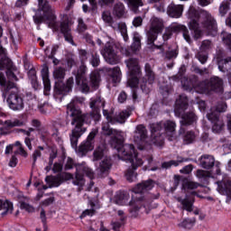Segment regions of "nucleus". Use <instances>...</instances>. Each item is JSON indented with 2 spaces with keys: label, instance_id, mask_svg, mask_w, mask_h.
Instances as JSON below:
<instances>
[{
  "label": "nucleus",
  "instance_id": "1",
  "mask_svg": "<svg viewBox=\"0 0 231 231\" xmlns=\"http://www.w3.org/2000/svg\"><path fill=\"white\" fill-rule=\"evenodd\" d=\"M102 134L111 136L110 144L114 149H116L119 160L131 163L132 169L127 170L125 178L127 181L133 183L136 180V172L134 171L143 165L142 156L136 152L134 145L124 144V132L111 128L109 126V121L103 123Z\"/></svg>",
  "mask_w": 231,
  "mask_h": 231
},
{
  "label": "nucleus",
  "instance_id": "2",
  "mask_svg": "<svg viewBox=\"0 0 231 231\" xmlns=\"http://www.w3.org/2000/svg\"><path fill=\"white\" fill-rule=\"evenodd\" d=\"M171 32H182L183 38L188 42H192V38L195 41L201 39L203 36V32H207L210 35L217 33V23L212 14L207 11H202L199 16H196L191 19L189 23V29L185 25L180 23H171L170 26Z\"/></svg>",
  "mask_w": 231,
  "mask_h": 231
},
{
  "label": "nucleus",
  "instance_id": "3",
  "mask_svg": "<svg viewBox=\"0 0 231 231\" xmlns=\"http://www.w3.org/2000/svg\"><path fill=\"white\" fill-rule=\"evenodd\" d=\"M35 24H41V23H48L49 26L56 32H61L64 35V39L67 42L75 46L73 42V35H71V21L68 14H64L61 22H57V16L55 15V8L50 5V3L46 0H38V12L33 16Z\"/></svg>",
  "mask_w": 231,
  "mask_h": 231
},
{
  "label": "nucleus",
  "instance_id": "4",
  "mask_svg": "<svg viewBox=\"0 0 231 231\" xmlns=\"http://www.w3.org/2000/svg\"><path fill=\"white\" fill-rule=\"evenodd\" d=\"M84 97H74L67 106V115L72 116L71 125H75V128L69 134L70 143L73 149H77L79 138L86 133V128L82 127L86 116L82 115V112L77 106L79 104H84Z\"/></svg>",
  "mask_w": 231,
  "mask_h": 231
},
{
  "label": "nucleus",
  "instance_id": "5",
  "mask_svg": "<svg viewBox=\"0 0 231 231\" xmlns=\"http://www.w3.org/2000/svg\"><path fill=\"white\" fill-rule=\"evenodd\" d=\"M152 133V143L162 147L165 136L170 142L176 140V123L174 121H165L164 123H153L150 125Z\"/></svg>",
  "mask_w": 231,
  "mask_h": 231
},
{
  "label": "nucleus",
  "instance_id": "6",
  "mask_svg": "<svg viewBox=\"0 0 231 231\" xmlns=\"http://www.w3.org/2000/svg\"><path fill=\"white\" fill-rule=\"evenodd\" d=\"M0 85L5 93H11L7 98V104L13 111H23L24 109V100L18 94L17 87L14 82L6 81L5 74L0 73Z\"/></svg>",
  "mask_w": 231,
  "mask_h": 231
},
{
  "label": "nucleus",
  "instance_id": "7",
  "mask_svg": "<svg viewBox=\"0 0 231 231\" xmlns=\"http://www.w3.org/2000/svg\"><path fill=\"white\" fill-rule=\"evenodd\" d=\"M180 82L183 89L186 91H192L195 89L197 93H207L208 91V88L212 89V91H223V79L218 77H213L210 79L209 83L207 87L205 83H200L199 86H194L192 81L189 80L186 77L180 79Z\"/></svg>",
  "mask_w": 231,
  "mask_h": 231
},
{
  "label": "nucleus",
  "instance_id": "8",
  "mask_svg": "<svg viewBox=\"0 0 231 231\" xmlns=\"http://www.w3.org/2000/svg\"><path fill=\"white\" fill-rule=\"evenodd\" d=\"M52 77L55 80L54 90L57 95H66V93L71 91L74 84L73 78H69L66 85L62 83L66 77V69L62 67L55 68L52 72Z\"/></svg>",
  "mask_w": 231,
  "mask_h": 231
},
{
  "label": "nucleus",
  "instance_id": "9",
  "mask_svg": "<svg viewBox=\"0 0 231 231\" xmlns=\"http://www.w3.org/2000/svg\"><path fill=\"white\" fill-rule=\"evenodd\" d=\"M94 160H102L99 163V167L96 170V172L99 178H106L109 174L111 169V158L107 156V150L105 144L99 145L94 151Z\"/></svg>",
  "mask_w": 231,
  "mask_h": 231
},
{
  "label": "nucleus",
  "instance_id": "10",
  "mask_svg": "<svg viewBox=\"0 0 231 231\" xmlns=\"http://www.w3.org/2000/svg\"><path fill=\"white\" fill-rule=\"evenodd\" d=\"M163 32V20L158 17H152L151 19V27L147 32V41L152 50H159V53H163V48L162 45H155L154 41L158 39V34Z\"/></svg>",
  "mask_w": 231,
  "mask_h": 231
},
{
  "label": "nucleus",
  "instance_id": "11",
  "mask_svg": "<svg viewBox=\"0 0 231 231\" xmlns=\"http://www.w3.org/2000/svg\"><path fill=\"white\" fill-rule=\"evenodd\" d=\"M126 68L128 69V81L127 85L129 88H138L139 80L138 76L141 73L140 63L136 58H129L125 61Z\"/></svg>",
  "mask_w": 231,
  "mask_h": 231
},
{
  "label": "nucleus",
  "instance_id": "12",
  "mask_svg": "<svg viewBox=\"0 0 231 231\" xmlns=\"http://www.w3.org/2000/svg\"><path fill=\"white\" fill-rule=\"evenodd\" d=\"M226 104L221 103L217 105L216 110L212 108L210 113L207 115L208 119L211 124H213L212 131L213 133H221L223 131V127H225V123L223 120L219 119V113H225L226 111Z\"/></svg>",
  "mask_w": 231,
  "mask_h": 231
},
{
  "label": "nucleus",
  "instance_id": "13",
  "mask_svg": "<svg viewBox=\"0 0 231 231\" xmlns=\"http://www.w3.org/2000/svg\"><path fill=\"white\" fill-rule=\"evenodd\" d=\"M102 19L105 23L111 24L116 32H120L125 42H129V35L127 34V25L124 23H115L113 22V16L108 11H105L102 14Z\"/></svg>",
  "mask_w": 231,
  "mask_h": 231
},
{
  "label": "nucleus",
  "instance_id": "14",
  "mask_svg": "<svg viewBox=\"0 0 231 231\" xmlns=\"http://www.w3.org/2000/svg\"><path fill=\"white\" fill-rule=\"evenodd\" d=\"M116 48V45H115L114 42H107L104 50L101 51L102 56L108 64L115 65L120 62V58H118L116 51H115Z\"/></svg>",
  "mask_w": 231,
  "mask_h": 231
},
{
  "label": "nucleus",
  "instance_id": "15",
  "mask_svg": "<svg viewBox=\"0 0 231 231\" xmlns=\"http://www.w3.org/2000/svg\"><path fill=\"white\" fill-rule=\"evenodd\" d=\"M88 71V67L85 65H81L78 69V73L76 75V84L79 86V89L83 93H89L91 88L89 84H88V79H86V73Z\"/></svg>",
  "mask_w": 231,
  "mask_h": 231
},
{
  "label": "nucleus",
  "instance_id": "16",
  "mask_svg": "<svg viewBox=\"0 0 231 231\" xmlns=\"http://www.w3.org/2000/svg\"><path fill=\"white\" fill-rule=\"evenodd\" d=\"M144 71H145V77L143 79V82H141V89L144 93H149V91L151 90L150 86L153 84L155 76L149 63L145 64Z\"/></svg>",
  "mask_w": 231,
  "mask_h": 231
},
{
  "label": "nucleus",
  "instance_id": "17",
  "mask_svg": "<svg viewBox=\"0 0 231 231\" xmlns=\"http://www.w3.org/2000/svg\"><path fill=\"white\" fill-rule=\"evenodd\" d=\"M217 176H221L219 165L214 166L211 171L198 170L196 173V177L200 180V181H207L208 178H217Z\"/></svg>",
  "mask_w": 231,
  "mask_h": 231
},
{
  "label": "nucleus",
  "instance_id": "18",
  "mask_svg": "<svg viewBox=\"0 0 231 231\" xmlns=\"http://www.w3.org/2000/svg\"><path fill=\"white\" fill-rule=\"evenodd\" d=\"M84 176H88V178L92 180L93 176H95V173L93 172V170H91L89 167H88V165H86V162L77 164L76 180L78 181H82V180H84Z\"/></svg>",
  "mask_w": 231,
  "mask_h": 231
},
{
  "label": "nucleus",
  "instance_id": "19",
  "mask_svg": "<svg viewBox=\"0 0 231 231\" xmlns=\"http://www.w3.org/2000/svg\"><path fill=\"white\" fill-rule=\"evenodd\" d=\"M217 190L221 196L226 197V203L231 200V180H223L217 181Z\"/></svg>",
  "mask_w": 231,
  "mask_h": 231
},
{
  "label": "nucleus",
  "instance_id": "20",
  "mask_svg": "<svg viewBox=\"0 0 231 231\" xmlns=\"http://www.w3.org/2000/svg\"><path fill=\"white\" fill-rule=\"evenodd\" d=\"M147 140V128L143 125H139L134 132V142L137 145H143Z\"/></svg>",
  "mask_w": 231,
  "mask_h": 231
},
{
  "label": "nucleus",
  "instance_id": "21",
  "mask_svg": "<svg viewBox=\"0 0 231 231\" xmlns=\"http://www.w3.org/2000/svg\"><path fill=\"white\" fill-rule=\"evenodd\" d=\"M98 134V128H94L89 133L87 141L82 143L79 148V152H88V151H93V140H95V136Z\"/></svg>",
  "mask_w": 231,
  "mask_h": 231
},
{
  "label": "nucleus",
  "instance_id": "22",
  "mask_svg": "<svg viewBox=\"0 0 231 231\" xmlns=\"http://www.w3.org/2000/svg\"><path fill=\"white\" fill-rule=\"evenodd\" d=\"M90 107L94 111L91 113L92 118L96 121L100 120V112L98 109H100V107H104V101H102V98H100V97H92L90 99Z\"/></svg>",
  "mask_w": 231,
  "mask_h": 231
},
{
  "label": "nucleus",
  "instance_id": "23",
  "mask_svg": "<svg viewBox=\"0 0 231 231\" xmlns=\"http://www.w3.org/2000/svg\"><path fill=\"white\" fill-rule=\"evenodd\" d=\"M43 86H44V95H48V92L51 89V81H50V68L48 65L44 64L41 71Z\"/></svg>",
  "mask_w": 231,
  "mask_h": 231
},
{
  "label": "nucleus",
  "instance_id": "24",
  "mask_svg": "<svg viewBox=\"0 0 231 231\" xmlns=\"http://www.w3.org/2000/svg\"><path fill=\"white\" fill-rule=\"evenodd\" d=\"M198 120V117L196 115L191 113H186L182 115V119L180 120V129L179 131V134H185V128H183L184 125H191V124H194Z\"/></svg>",
  "mask_w": 231,
  "mask_h": 231
},
{
  "label": "nucleus",
  "instance_id": "25",
  "mask_svg": "<svg viewBox=\"0 0 231 231\" xmlns=\"http://www.w3.org/2000/svg\"><path fill=\"white\" fill-rule=\"evenodd\" d=\"M189 106V99L187 98V96L180 95L179 98L176 100L175 103V115L177 116H180L185 109Z\"/></svg>",
  "mask_w": 231,
  "mask_h": 231
},
{
  "label": "nucleus",
  "instance_id": "26",
  "mask_svg": "<svg viewBox=\"0 0 231 231\" xmlns=\"http://www.w3.org/2000/svg\"><path fill=\"white\" fill-rule=\"evenodd\" d=\"M167 14L173 19H180L183 14V5L171 4L167 8Z\"/></svg>",
  "mask_w": 231,
  "mask_h": 231
},
{
  "label": "nucleus",
  "instance_id": "27",
  "mask_svg": "<svg viewBox=\"0 0 231 231\" xmlns=\"http://www.w3.org/2000/svg\"><path fill=\"white\" fill-rule=\"evenodd\" d=\"M107 71L110 73L109 86H116L122 80V70H120V67L108 69Z\"/></svg>",
  "mask_w": 231,
  "mask_h": 231
},
{
  "label": "nucleus",
  "instance_id": "28",
  "mask_svg": "<svg viewBox=\"0 0 231 231\" xmlns=\"http://www.w3.org/2000/svg\"><path fill=\"white\" fill-rule=\"evenodd\" d=\"M216 159L212 155L204 154L199 158V165L202 169L209 170L214 167Z\"/></svg>",
  "mask_w": 231,
  "mask_h": 231
},
{
  "label": "nucleus",
  "instance_id": "29",
  "mask_svg": "<svg viewBox=\"0 0 231 231\" xmlns=\"http://www.w3.org/2000/svg\"><path fill=\"white\" fill-rule=\"evenodd\" d=\"M112 14L115 17L118 19H122V17H125V14H127V9H125V5L122 2H117L114 5L112 9Z\"/></svg>",
  "mask_w": 231,
  "mask_h": 231
},
{
  "label": "nucleus",
  "instance_id": "30",
  "mask_svg": "<svg viewBox=\"0 0 231 231\" xmlns=\"http://www.w3.org/2000/svg\"><path fill=\"white\" fill-rule=\"evenodd\" d=\"M152 187H153L152 180H146L143 183L137 184L134 188L133 192H134V194H143L144 192L151 190Z\"/></svg>",
  "mask_w": 231,
  "mask_h": 231
},
{
  "label": "nucleus",
  "instance_id": "31",
  "mask_svg": "<svg viewBox=\"0 0 231 231\" xmlns=\"http://www.w3.org/2000/svg\"><path fill=\"white\" fill-rule=\"evenodd\" d=\"M177 199L182 205L183 210H187L188 212L194 210V198L186 195L185 199L178 198Z\"/></svg>",
  "mask_w": 231,
  "mask_h": 231
},
{
  "label": "nucleus",
  "instance_id": "32",
  "mask_svg": "<svg viewBox=\"0 0 231 231\" xmlns=\"http://www.w3.org/2000/svg\"><path fill=\"white\" fill-rule=\"evenodd\" d=\"M100 73L98 71H93L90 74V80H89V86L91 89L96 91L98 88H100Z\"/></svg>",
  "mask_w": 231,
  "mask_h": 231
},
{
  "label": "nucleus",
  "instance_id": "33",
  "mask_svg": "<svg viewBox=\"0 0 231 231\" xmlns=\"http://www.w3.org/2000/svg\"><path fill=\"white\" fill-rule=\"evenodd\" d=\"M131 196L127 193V191H122L116 193L115 197V201L116 205H127L129 203Z\"/></svg>",
  "mask_w": 231,
  "mask_h": 231
},
{
  "label": "nucleus",
  "instance_id": "34",
  "mask_svg": "<svg viewBox=\"0 0 231 231\" xmlns=\"http://www.w3.org/2000/svg\"><path fill=\"white\" fill-rule=\"evenodd\" d=\"M45 181L47 185H49L50 189H51L53 187H60L62 179H60V175L58 174L57 176H47L45 178Z\"/></svg>",
  "mask_w": 231,
  "mask_h": 231
},
{
  "label": "nucleus",
  "instance_id": "35",
  "mask_svg": "<svg viewBox=\"0 0 231 231\" xmlns=\"http://www.w3.org/2000/svg\"><path fill=\"white\" fill-rule=\"evenodd\" d=\"M0 210H4V212H2V216L12 214V212H14V204L8 200L4 202L0 199Z\"/></svg>",
  "mask_w": 231,
  "mask_h": 231
},
{
  "label": "nucleus",
  "instance_id": "36",
  "mask_svg": "<svg viewBox=\"0 0 231 231\" xmlns=\"http://www.w3.org/2000/svg\"><path fill=\"white\" fill-rule=\"evenodd\" d=\"M131 113H133V108L131 107L122 111L116 116V122H118L119 124H124L125 120H127V118L131 116Z\"/></svg>",
  "mask_w": 231,
  "mask_h": 231
},
{
  "label": "nucleus",
  "instance_id": "37",
  "mask_svg": "<svg viewBox=\"0 0 231 231\" xmlns=\"http://www.w3.org/2000/svg\"><path fill=\"white\" fill-rule=\"evenodd\" d=\"M132 50L133 51H138L142 48V36L138 32H134L133 36Z\"/></svg>",
  "mask_w": 231,
  "mask_h": 231
},
{
  "label": "nucleus",
  "instance_id": "38",
  "mask_svg": "<svg viewBox=\"0 0 231 231\" xmlns=\"http://www.w3.org/2000/svg\"><path fill=\"white\" fill-rule=\"evenodd\" d=\"M183 162H189V159H185L183 157H178L177 161H170V162H165L162 164V169H170V167H178L180 163H183Z\"/></svg>",
  "mask_w": 231,
  "mask_h": 231
},
{
  "label": "nucleus",
  "instance_id": "39",
  "mask_svg": "<svg viewBox=\"0 0 231 231\" xmlns=\"http://www.w3.org/2000/svg\"><path fill=\"white\" fill-rule=\"evenodd\" d=\"M218 69L220 71H230L231 69V58H226L218 61Z\"/></svg>",
  "mask_w": 231,
  "mask_h": 231
},
{
  "label": "nucleus",
  "instance_id": "40",
  "mask_svg": "<svg viewBox=\"0 0 231 231\" xmlns=\"http://www.w3.org/2000/svg\"><path fill=\"white\" fill-rule=\"evenodd\" d=\"M5 125L6 127L12 128V127H23L24 125V121L21 119H11V120H6L5 121Z\"/></svg>",
  "mask_w": 231,
  "mask_h": 231
},
{
  "label": "nucleus",
  "instance_id": "41",
  "mask_svg": "<svg viewBox=\"0 0 231 231\" xmlns=\"http://www.w3.org/2000/svg\"><path fill=\"white\" fill-rule=\"evenodd\" d=\"M228 10H230V3L228 1H223L218 7L220 17H225L228 14Z\"/></svg>",
  "mask_w": 231,
  "mask_h": 231
},
{
  "label": "nucleus",
  "instance_id": "42",
  "mask_svg": "<svg viewBox=\"0 0 231 231\" xmlns=\"http://www.w3.org/2000/svg\"><path fill=\"white\" fill-rule=\"evenodd\" d=\"M198 187H201V184L189 180L185 181L182 185V189H184V190H194L198 189Z\"/></svg>",
  "mask_w": 231,
  "mask_h": 231
},
{
  "label": "nucleus",
  "instance_id": "43",
  "mask_svg": "<svg viewBox=\"0 0 231 231\" xmlns=\"http://www.w3.org/2000/svg\"><path fill=\"white\" fill-rule=\"evenodd\" d=\"M88 3H90L91 6L94 8L97 6V0H88ZM113 3H115V0H98L100 6H108V5H113Z\"/></svg>",
  "mask_w": 231,
  "mask_h": 231
},
{
  "label": "nucleus",
  "instance_id": "44",
  "mask_svg": "<svg viewBox=\"0 0 231 231\" xmlns=\"http://www.w3.org/2000/svg\"><path fill=\"white\" fill-rule=\"evenodd\" d=\"M195 223H196L195 218H186L181 223H180L179 226H182V228H192Z\"/></svg>",
  "mask_w": 231,
  "mask_h": 231
},
{
  "label": "nucleus",
  "instance_id": "45",
  "mask_svg": "<svg viewBox=\"0 0 231 231\" xmlns=\"http://www.w3.org/2000/svg\"><path fill=\"white\" fill-rule=\"evenodd\" d=\"M90 208L86 209L82 212L80 217L83 219V217H87V216H94L95 214V203L93 201H89Z\"/></svg>",
  "mask_w": 231,
  "mask_h": 231
},
{
  "label": "nucleus",
  "instance_id": "46",
  "mask_svg": "<svg viewBox=\"0 0 231 231\" xmlns=\"http://www.w3.org/2000/svg\"><path fill=\"white\" fill-rule=\"evenodd\" d=\"M196 139V134L192 131H189L184 135V142L185 143H192L194 140Z\"/></svg>",
  "mask_w": 231,
  "mask_h": 231
},
{
  "label": "nucleus",
  "instance_id": "47",
  "mask_svg": "<svg viewBox=\"0 0 231 231\" xmlns=\"http://www.w3.org/2000/svg\"><path fill=\"white\" fill-rule=\"evenodd\" d=\"M20 208L26 210V212H35V208L26 202H20Z\"/></svg>",
  "mask_w": 231,
  "mask_h": 231
},
{
  "label": "nucleus",
  "instance_id": "48",
  "mask_svg": "<svg viewBox=\"0 0 231 231\" xmlns=\"http://www.w3.org/2000/svg\"><path fill=\"white\" fill-rule=\"evenodd\" d=\"M88 30V26L84 23V20L82 18L78 19V32H82Z\"/></svg>",
  "mask_w": 231,
  "mask_h": 231
},
{
  "label": "nucleus",
  "instance_id": "49",
  "mask_svg": "<svg viewBox=\"0 0 231 231\" xmlns=\"http://www.w3.org/2000/svg\"><path fill=\"white\" fill-rule=\"evenodd\" d=\"M90 64L94 68H97L98 66V64H100V56H98L97 54H92V58L90 60Z\"/></svg>",
  "mask_w": 231,
  "mask_h": 231
},
{
  "label": "nucleus",
  "instance_id": "50",
  "mask_svg": "<svg viewBox=\"0 0 231 231\" xmlns=\"http://www.w3.org/2000/svg\"><path fill=\"white\" fill-rule=\"evenodd\" d=\"M53 201H55V199L51 197V198H49V199H47L42 201V202L40 203V207H41L42 208H43V207H50V205H51V204L53 203Z\"/></svg>",
  "mask_w": 231,
  "mask_h": 231
},
{
  "label": "nucleus",
  "instance_id": "51",
  "mask_svg": "<svg viewBox=\"0 0 231 231\" xmlns=\"http://www.w3.org/2000/svg\"><path fill=\"white\" fill-rule=\"evenodd\" d=\"M196 57L201 64H205V62H207V59H208L207 57V54H205L204 52H199Z\"/></svg>",
  "mask_w": 231,
  "mask_h": 231
},
{
  "label": "nucleus",
  "instance_id": "52",
  "mask_svg": "<svg viewBox=\"0 0 231 231\" xmlns=\"http://www.w3.org/2000/svg\"><path fill=\"white\" fill-rule=\"evenodd\" d=\"M192 164H189L185 167H183L181 170H180V174H190L192 172Z\"/></svg>",
  "mask_w": 231,
  "mask_h": 231
},
{
  "label": "nucleus",
  "instance_id": "53",
  "mask_svg": "<svg viewBox=\"0 0 231 231\" xmlns=\"http://www.w3.org/2000/svg\"><path fill=\"white\" fill-rule=\"evenodd\" d=\"M60 178L61 179V182L68 181L69 180H73V175L71 173L65 172L60 174Z\"/></svg>",
  "mask_w": 231,
  "mask_h": 231
},
{
  "label": "nucleus",
  "instance_id": "54",
  "mask_svg": "<svg viewBox=\"0 0 231 231\" xmlns=\"http://www.w3.org/2000/svg\"><path fill=\"white\" fill-rule=\"evenodd\" d=\"M41 156H42V152H41V150H35L32 153V160H33V165H35L38 158H41Z\"/></svg>",
  "mask_w": 231,
  "mask_h": 231
},
{
  "label": "nucleus",
  "instance_id": "55",
  "mask_svg": "<svg viewBox=\"0 0 231 231\" xmlns=\"http://www.w3.org/2000/svg\"><path fill=\"white\" fill-rule=\"evenodd\" d=\"M212 48V42L208 40H205L202 42L201 50H210Z\"/></svg>",
  "mask_w": 231,
  "mask_h": 231
},
{
  "label": "nucleus",
  "instance_id": "56",
  "mask_svg": "<svg viewBox=\"0 0 231 231\" xmlns=\"http://www.w3.org/2000/svg\"><path fill=\"white\" fill-rule=\"evenodd\" d=\"M73 165H75V162H73V159H71V157H68L67 162L65 164L66 170L69 171V170L73 169Z\"/></svg>",
  "mask_w": 231,
  "mask_h": 231
},
{
  "label": "nucleus",
  "instance_id": "57",
  "mask_svg": "<svg viewBox=\"0 0 231 231\" xmlns=\"http://www.w3.org/2000/svg\"><path fill=\"white\" fill-rule=\"evenodd\" d=\"M40 217L43 223L44 228H46V211L44 210V208H41Z\"/></svg>",
  "mask_w": 231,
  "mask_h": 231
},
{
  "label": "nucleus",
  "instance_id": "58",
  "mask_svg": "<svg viewBox=\"0 0 231 231\" xmlns=\"http://www.w3.org/2000/svg\"><path fill=\"white\" fill-rule=\"evenodd\" d=\"M29 2H30V0H17L15 3V6L17 8H23V6L28 5Z\"/></svg>",
  "mask_w": 231,
  "mask_h": 231
},
{
  "label": "nucleus",
  "instance_id": "59",
  "mask_svg": "<svg viewBox=\"0 0 231 231\" xmlns=\"http://www.w3.org/2000/svg\"><path fill=\"white\" fill-rule=\"evenodd\" d=\"M9 64H10V60L2 59L0 60V69H5V68H8Z\"/></svg>",
  "mask_w": 231,
  "mask_h": 231
},
{
  "label": "nucleus",
  "instance_id": "60",
  "mask_svg": "<svg viewBox=\"0 0 231 231\" xmlns=\"http://www.w3.org/2000/svg\"><path fill=\"white\" fill-rule=\"evenodd\" d=\"M167 59H176L178 57V51L176 50L169 51L166 53Z\"/></svg>",
  "mask_w": 231,
  "mask_h": 231
},
{
  "label": "nucleus",
  "instance_id": "61",
  "mask_svg": "<svg viewBox=\"0 0 231 231\" xmlns=\"http://www.w3.org/2000/svg\"><path fill=\"white\" fill-rule=\"evenodd\" d=\"M143 23V19H142L140 16L135 17L133 21V24L135 26V28H138V26H140Z\"/></svg>",
  "mask_w": 231,
  "mask_h": 231
},
{
  "label": "nucleus",
  "instance_id": "62",
  "mask_svg": "<svg viewBox=\"0 0 231 231\" xmlns=\"http://www.w3.org/2000/svg\"><path fill=\"white\" fill-rule=\"evenodd\" d=\"M67 1V5L65 7L66 12H69L71 8H73L75 5V0H66Z\"/></svg>",
  "mask_w": 231,
  "mask_h": 231
},
{
  "label": "nucleus",
  "instance_id": "63",
  "mask_svg": "<svg viewBox=\"0 0 231 231\" xmlns=\"http://www.w3.org/2000/svg\"><path fill=\"white\" fill-rule=\"evenodd\" d=\"M18 160L17 157L15 155L12 156L10 162H9V166L10 167H17V163H18Z\"/></svg>",
  "mask_w": 231,
  "mask_h": 231
},
{
  "label": "nucleus",
  "instance_id": "64",
  "mask_svg": "<svg viewBox=\"0 0 231 231\" xmlns=\"http://www.w3.org/2000/svg\"><path fill=\"white\" fill-rule=\"evenodd\" d=\"M52 171L53 172H60V171H62V165L60 162H55Z\"/></svg>",
  "mask_w": 231,
  "mask_h": 231
}]
</instances>
